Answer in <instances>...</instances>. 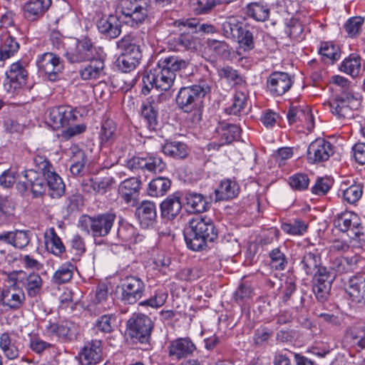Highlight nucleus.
Returning <instances> with one entry per match:
<instances>
[{"label": "nucleus", "mask_w": 365, "mask_h": 365, "mask_svg": "<svg viewBox=\"0 0 365 365\" xmlns=\"http://www.w3.org/2000/svg\"><path fill=\"white\" fill-rule=\"evenodd\" d=\"M141 116L150 130H155L158 127V112L150 102L143 103L141 106Z\"/></svg>", "instance_id": "obj_45"}, {"label": "nucleus", "mask_w": 365, "mask_h": 365, "mask_svg": "<svg viewBox=\"0 0 365 365\" xmlns=\"http://www.w3.org/2000/svg\"><path fill=\"white\" fill-rule=\"evenodd\" d=\"M206 49L210 53V56L215 58L221 57L227 58L230 55V46L224 41L207 39L206 41Z\"/></svg>", "instance_id": "obj_42"}, {"label": "nucleus", "mask_w": 365, "mask_h": 365, "mask_svg": "<svg viewBox=\"0 0 365 365\" xmlns=\"http://www.w3.org/2000/svg\"><path fill=\"white\" fill-rule=\"evenodd\" d=\"M171 181L163 177L156 178L152 180L148 188V193L152 197H160L164 195L170 189Z\"/></svg>", "instance_id": "obj_43"}, {"label": "nucleus", "mask_w": 365, "mask_h": 365, "mask_svg": "<svg viewBox=\"0 0 365 365\" xmlns=\"http://www.w3.org/2000/svg\"><path fill=\"white\" fill-rule=\"evenodd\" d=\"M120 299L126 304H133L140 299L145 292V284L138 277L128 276L121 282Z\"/></svg>", "instance_id": "obj_10"}, {"label": "nucleus", "mask_w": 365, "mask_h": 365, "mask_svg": "<svg viewBox=\"0 0 365 365\" xmlns=\"http://www.w3.org/2000/svg\"><path fill=\"white\" fill-rule=\"evenodd\" d=\"M146 165L145 169L153 173H160L165 168V163L159 157L148 154L145 157Z\"/></svg>", "instance_id": "obj_62"}, {"label": "nucleus", "mask_w": 365, "mask_h": 365, "mask_svg": "<svg viewBox=\"0 0 365 365\" xmlns=\"http://www.w3.org/2000/svg\"><path fill=\"white\" fill-rule=\"evenodd\" d=\"M29 346L36 354H41L44 351L51 349L53 345L43 341L38 336L34 335L30 337Z\"/></svg>", "instance_id": "obj_63"}, {"label": "nucleus", "mask_w": 365, "mask_h": 365, "mask_svg": "<svg viewBox=\"0 0 365 365\" xmlns=\"http://www.w3.org/2000/svg\"><path fill=\"white\" fill-rule=\"evenodd\" d=\"M106 53L101 47L95 48L93 53V78H100L106 76L105 59Z\"/></svg>", "instance_id": "obj_46"}, {"label": "nucleus", "mask_w": 365, "mask_h": 365, "mask_svg": "<svg viewBox=\"0 0 365 365\" xmlns=\"http://www.w3.org/2000/svg\"><path fill=\"white\" fill-rule=\"evenodd\" d=\"M76 118L71 107L61 106L51 108L48 110L47 121L53 130H58L70 125L75 120Z\"/></svg>", "instance_id": "obj_13"}, {"label": "nucleus", "mask_w": 365, "mask_h": 365, "mask_svg": "<svg viewBox=\"0 0 365 365\" xmlns=\"http://www.w3.org/2000/svg\"><path fill=\"white\" fill-rule=\"evenodd\" d=\"M298 266L305 275L313 277L312 291L317 299L325 301L329 294L336 274L322 266L319 252L317 250L305 251L299 259Z\"/></svg>", "instance_id": "obj_2"}, {"label": "nucleus", "mask_w": 365, "mask_h": 365, "mask_svg": "<svg viewBox=\"0 0 365 365\" xmlns=\"http://www.w3.org/2000/svg\"><path fill=\"white\" fill-rule=\"evenodd\" d=\"M247 14L257 21H265L269 16L267 6L253 2L247 6Z\"/></svg>", "instance_id": "obj_48"}, {"label": "nucleus", "mask_w": 365, "mask_h": 365, "mask_svg": "<svg viewBox=\"0 0 365 365\" xmlns=\"http://www.w3.org/2000/svg\"><path fill=\"white\" fill-rule=\"evenodd\" d=\"M234 41L238 42L244 51H250L255 47L252 33L244 27L242 28L239 34V38Z\"/></svg>", "instance_id": "obj_58"}, {"label": "nucleus", "mask_w": 365, "mask_h": 365, "mask_svg": "<svg viewBox=\"0 0 365 365\" xmlns=\"http://www.w3.org/2000/svg\"><path fill=\"white\" fill-rule=\"evenodd\" d=\"M217 73L220 78H225L234 85H240L244 82L242 77L238 73L237 71L229 66L219 68Z\"/></svg>", "instance_id": "obj_53"}, {"label": "nucleus", "mask_w": 365, "mask_h": 365, "mask_svg": "<svg viewBox=\"0 0 365 365\" xmlns=\"http://www.w3.org/2000/svg\"><path fill=\"white\" fill-rule=\"evenodd\" d=\"M17 285V284L12 282V284L4 288L1 292L2 304L12 309L20 308L25 300V294L23 289L18 288Z\"/></svg>", "instance_id": "obj_25"}, {"label": "nucleus", "mask_w": 365, "mask_h": 365, "mask_svg": "<svg viewBox=\"0 0 365 365\" xmlns=\"http://www.w3.org/2000/svg\"><path fill=\"white\" fill-rule=\"evenodd\" d=\"M74 269V265L69 262L62 264L53 273L52 282L56 284L68 282L73 277Z\"/></svg>", "instance_id": "obj_44"}, {"label": "nucleus", "mask_w": 365, "mask_h": 365, "mask_svg": "<svg viewBox=\"0 0 365 365\" xmlns=\"http://www.w3.org/2000/svg\"><path fill=\"white\" fill-rule=\"evenodd\" d=\"M115 321L114 314H103L96 320L95 328L102 333H110L113 330Z\"/></svg>", "instance_id": "obj_52"}, {"label": "nucleus", "mask_w": 365, "mask_h": 365, "mask_svg": "<svg viewBox=\"0 0 365 365\" xmlns=\"http://www.w3.org/2000/svg\"><path fill=\"white\" fill-rule=\"evenodd\" d=\"M334 225L342 232L349 231L350 237L364 240V232L361 231V223L359 217L353 212L346 211L339 214L334 220Z\"/></svg>", "instance_id": "obj_11"}, {"label": "nucleus", "mask_w": 365, "mask_h": 365, "mask_svg": "<svg viewBox=\"0 0 365 365\" xmlns=\"http://www.w3.org/2000/svg\"><path fill=\"white\" fill-rule=\"evenodd\" d=\"M162 150L165 155L175 159H184L188 155L187 145L180 141H167Z\"/></svg>", "instance_id": "obj_41"}, {"label": "nucleus", "mask_w": 365, "mask_h": 365, "mask_svg": "<svg viewBox=\"0 0 365 365\" xmlns=\"http://www.w3.org/2000/svg\"><path fill=\"white\" fill-rule=\"evenodd\" d=\"M190 65L187 59L177 56H168L159 59L157 67L146 71L143 76L142 92L146 95L151 89L168 91L173 86L176 72Z\"/></svg>", "instance_id": "obj_1"}, {"label": "nucleus", "mask_w": 365, "mask_h": 365, "mask_svg": "<svg viewBox=\"0 0 365 365\" xmlns=\"http://www.w3.org/2000/svg\"><path fill=\"white\" fill-rule=\"evenodd\" d=\"M36 64L38 73L51 81L58 79L60 73L63 70V62L52 52H45L38 55Z\"/></svg>", "instance_id": "obj_8"}, {"label": "nucleus", "mask_w": 365, "mask_h": 365, "mask_svg": "<svg viewBox=\"0 0 365 365\" xmlns=\"http://www.w3.org/2000/svg\"><path fill=\"white\" fill-rule=\"evenodd\" d=\"M270 264L277 270H284L287 265V259L285 255L279 248L273 249L269 254Z\"/></svg>", "instance_id": "obj_55"}, {"label": "nucleus", "mask_w": 365, "mask_h": 365, "mask_svg": "<svg viewBox=\"0 0 365 365\" xmlns=\"http://www.w3.org/2000/svg\"><path fill=\"white\" fill-rule=\"evenodd\" d=\"M24 177L26 179L24 186L25 189H31L33 197H38L45 193L47 188L43 175L30 169L24 172Z\"/></svg>", "instance_id": "obj_23"}, {"label": "nucleus", "mask_w": 365, "mask_h": 365, "mask_svg": "<svg viewBox=\"0 0 365 365\" xmlns=\"http://www.w3.org/2000/svg\"><path fill=\"white\" fill-rule=\"evenodd\" d=\"M66 43L68 46V51L64 53V56L71 63L80 62L89 60L91 57V41L88 37H84L81 40L73 38Z\"/></svg>", "instance_id": "obj_12"}, {"label": "nucleus", "mask_w": 365, "mask_h": 365, "mask_svg": "<svg viewBox=\"0 0 365 365\" xmlns=\"http://www.w3.org/2000/svg\"><path fill=\"white\" fill-rule=\"evenodd\" d=\"M43 176L46 179L48 195L52 198L61 197L65 192V185L61 178L53 170V168L46 171Z\"/></svg>", "instance_id": "obj_31"}, {"label": "nucleus", "mask_w": 365, "mask_h": 365, "mask_svg": "<svg viewBox=\"0 0 365 365\" xmlns=\"http://www.w3.org/2000/svg\"><path fill=\"white\" fill-rule=\"evenodd\" d=\"M0 241L11 245L16 248L23 249L29 243V233L24 230L5 232L0 234Z\"/></svg>", "instance_id": "obj_33"}, {"label": "nucleus", "mask_w": 365, "mask_h": 365, "mask_svg": "<svg viewBox=\"0 0 365 365\" xmlns=\"http://www.w3.org/2000/svg\"><path fill=\"white\" fill-rule=\"evenodd\" d=\"M184 237L189 249L200 251L207 247V242H213L217 237V230L210 217L197 216L190 220Z\"/></svg>", "instance_id": "obj_3"}, {"label": "nucleus", "mask_w": 365, "mask_h": 365, "mask_svg": "<svg viewBox=\"0 0 365 365\" xmlns=\"http://www.w3.org/2000/svg\"><path fill=\"white\" fill-rule=\"evenodd\" d=\"M237 184L230 180H222L218 189L215 190L216 200H227L232 199L238 195Z\"/></svg>", "instance_id": "obj_40"}, {"label": "nucleus", "mask_w": 365, "mask_h": 365, "mask_svg": "<svg viewBox=\"0 0 365 365\" xmlns=\"http://www.w3.org/2000/svg\"><path fill=\"white\" fill-rule=\"evenodd\" d=\"M135 215L143 228L153 227L157 220V209L154 202L144 200L136 207Z\"/></svg>", "instance_id": "obj_20"}, {"label": "nucleus", "mask_w": 365, "mask_h": 365, "mask_svg": "<svg viewBox=\"0 0 365 365\" xmlns=\"http://www.w3.org/2000/svg\"><path fill=\"white\" fill-rule=\"evenodd\" d=\"M334 154L332 145L324 139L312 142L307 149V160L310 163H319L327 160Z\"/></svg>", "instance_id": "obj_16"}, {"label": "nucleus", "mask_w": 365, "mask_h": 365, "mask_svg": "<svg viewBox=\"0 0 365 365\" xmlns=\"http://www.w3.org/2000/svg\"><path fill=\"white\" fill-rule=\"evenodd\" d=\"M19 49V43L9 31H3L0 36V61H4L11 56Z\"/></svg>", "instance_id": "obj_29"}, {"label": "nucleus", "mask_w": 365, "mask_h": 365, "mask_svg": "<svg viewBox=\"0 0 365 365\" xmlns=\"http://www.w3.org/2000/svg\"><path fill=\"white\" fill-rule=\"evenodd\" d=\"M362 192L360 185H352L343 191V197L347 202L354 204L361 198Z\"/></svg>", "instance_id": "obj_64"}, {"label": "nucleus", "mask_w": 365, "mask_h": 365, "mask_svg": "<svg viewBox=\"0 0 365 365\" xmlns=\"http://www.w3.org/2000/svg\"><path fill=\"white\" fill-rule=\"evenodd\" d=\"M216 131L220 136L219 146H222L237 140L241 133V128L237 125L220 122L216 127Z\"/></svg>", "instance_id": "obj_30"}, {"label": "nucleus", "mask_w": 365, "mask_h": 365, "mask_svg": "<svg viewBox=\"0 0 365 365\" xmlns=\"http://www.w3.org/2000/svg\"><path fill=\"white\" fill-rule=\"evenodd\" d=\"M51 0H29L24 3L22 11L25 19L36 21L48 10Z\"/></svg>", "instance_id": "obj_21"}, {"label": "nucleus", "mask_w": 365, "mask_h": 365, "mask_svg": "<svg viewBox=\"0 0 365 365\" xmlns=\"http://www.w3.org/2000/svg\"><path fill=\"white\" fill-rule=\"evenodd\" d=\"M281 229L291 235H302L307 229V225L301 220L295 219L293 222H283Z\"/></svg>", "instance_id": "obj_51"}, {"label": "nucleus", "mask_w": 365, "mask_h": 365, "mask_svg": "<svg viewBox=\"0 0 365 365\" xmlns=\"http://www.w3.org/2000/svg\"><path fill=\"white\" fill-rule=\"evenodd\" d=\"M346 291L353 302L365 303V279L361 277H352L349 279Z\"/></svg>", "instance_id": "obj_34"}, {"label": "nucleus", "mask_w": 365, "mask_h": 365, "mask_svg": "<svg viewBox=\"0 0 365 365\" xmlns=\"http://www.w3.org/2000/svg\"><path fill=\"white\" fill-rule=\"evenodd\" d=\"M68 40H73V38H66L56 31H53L50 34V41L53 47L59 51H63V54L68 51V46L66 44Z\"/></svg>", "instance_id": "obj_56"}, {"label": "nucleus", "mask_w": 365, "mask_h": 365, "mask_svg": "<svg viewBox=\"0 0 365 365\" xmlns=\"http://www.w3.org/2000/svg\"><path fill=\"white\" fill-rule=\"evenodd\" d=\"M43 323V331L46 335L57 337L62 341H67L71 339L73 324L71 322H58L56 318H49L45 319Z\"/></svg>", "instance_id": "obj_14"}, {"label": "nucleus", "mask_w": 365, "mask_h": 365, "mask_svg": "<svg viewBox=\"0 0 365 365\" xmlns=\"http://www.w3.org/2000/svg\"><path fill=\"white\" fill-rule=\"evenodd\" d=\"M168 356L173 359L180 361L191 356L196 346L188 337H179L170 341L168 346Z\"/></svg>", "instance_id": "obj_15"}, {"label": "nucleus", "mask_w": 365, "mask_h": 365, "mask_svg": "<svg viewBox=\"0 0 365 365\" xmlns=\"http://www.w3.org/2000/svg\"><path fill=\"white\" fill-rule=\"evenodd\" d=\"M363 23L364 19L362 17H351L344 24L345 31L350 37H356L359 34Z\"/></svg>", "instance_id": "obj_60"}, {"label": "nucleus", "mask_w": 365, "mask_h": 365, "mask_svg": "<svg viewBox=\"0 0 365 365\" xmlns=\"http://www.w3.org/2000/svg\"><path fill=\"white\" fill-rule=\"evenodd\" d=\"M185 200L190 211L194 212H205L210 207L208 197L195 192H187L185 194Z\"/></svg>", "instance_id": "obj_38"}, {"label": "nucleus", "mask_w": 365, "mask_h": 365, "mask_svg": "<svg viewBox=\"0 0 365 365\" xmlns=\"http://www.w3.org/2000/svg\"><path fill=\"white\" fill-rule=\"evenodd\" d=\"M153 322L147 315L134 313L126 322L128 335L141 344L149 343Z\"/></svg>", "instance_id": "obj_5"}, {"label": "nucleus", "mask_w": 365, "mask_h": 365, "mask_svg": "<svg viewBox=\"0 0 365 365\" xmlns=\"http://www.w3.org/2000/svg\"><path fill=\"white\" fill-rule=\"evenodd\" d=\"M44 240L46 249L53 255L59 256L65 252V247L54 228H49L45 232Z\"/></svg>", "instance_id": "obj_39"}, {"label": "nucleus", "mask_w": 365, "mask_h": 365, "mask_svg": "<svg viewBox=\"0 0 365 365\" xmlns=\"http://www.w3.org/2000/svg\"><path fill=\"white\" fill-rule=\"evenodd\" d=\"M178 44L188 51H196L197 49L198 41L190 33L182 32L178 37Z\"/></svg>", "instance_id": "obj_61"}, {"label": "nucleus", "mask_w": 365, "mask_h": 365, "mask_svg": "<svg viewBox=\"0 0 365 365\" xmlns=\"http://www.w3.org/2000/svg\"><path fill=\"white\" fill-rule=\"evenodd\" d=\"M0 350L8 360H14L19 356V342L13 333L6 331L0 335Z\"/></svg>", "instance_id": "obj_27"}, {"label": "nucleus", "mask_w": 365, "mask_h": 365, "mask_svg": "<svg viewBox=\"0 0 365 365\" xmlns=\"http://www.w3.org/2000/svg\"><path fill=\"white\" fill-rule=\"evenodd\" d=\"M140 59L120 53L115 63L116 67L123 73H129L135 70L139 65Z\"/></svg>", "instance_id": "obj_50"}, {"label": "nucleus", "mask_w": 365, "mask_h": 365, "mask_svg": "<svg viewBox=\"0 0 365 365\" xmlns=\"http://www.w3.org/2000/svg\"><path fill=\"white\" fill-rule=\"evenodd\" d=\"M8 279L11 282L21 285L25 289L30 297H35L39 294L43 285L41 277L35 272L14 271L9 274Z\"/></svg>", "instance_id": "obj_7"}, {"label": "nucleus", "mask_w": 365, "mask_h": 365, "mask_svg": "<svg viewBox=\"0 0 365 365\" xmlns=\"http://www.w3.org/2000/svg\"><path fill=\"white\" fill-rule=\"evenodd\" d=\"M282 302L293 308L298 309L303 304L304 297L297 292V285L291 277H287L279 288Z\"/></svg>", "instance_id": "obj_18"}, {"label": "nucleus", "mask_w": 365, "mask_h": 365, "mask_svg": "<svg viewBox=\"0 0 365 365\" xmlns=\"http://www.w3.org/2000/svg\"><path fill=\"white\" fill-rule=\"evenodd\" d=\"M340 70L352 77L359 76L361 70V58L358 56L350 55L343 61Z\"/></svg>", "instance_id": "obj_47"}, {"label": "nucleus", "mask_w": 365, "mask_h": 365, "mask_svg": "<svg viewBox=\"0 0 365 365\" xmlns=\"http://www.w3.org/2000/svg\"><path fill=\"white\" fill-rule=\"evenodd\" d=\"M357 99L350 93H344L325 104L331 113L338 118L350 119L354 116L353 110L356 106Z\"/></svg>", "instance_id": "obj_9"}, {"label": "nucleus", "mask_w": 365, "mask_h": 365, "mask_svg": "<svg viewBox=\"0 0 365 365\" xmlns=\"http://www.w3.org/2000/svg\"><path fill=\"white\" fill-rule=\"evenodd\" d=\"M287 118L289 124L299 123L308 130H312L314 127V116L307 107L303 108L300 106H290Z\"/></svg>", "instance_id": "obj_24"}, {"label": "nucleus", "mask_w": 365, "mask_h": 365, "mask_svg": "<svg viewBox=\"0 0 365 365\" xmlns=\"http://www.w3.org/2000/svg\"><path fill=\"white\" fill-rule=\"evenodd\" d=\"M243 26L235 18H228L222 24V34L227 38L235 40L239 38V34Z\"/></svg>", "instance_id": "obj_49"}, {"label": "nucleus", "mask_w": 365, "mask_h": 365, "mask_svg": "<svg viewBox=\"0 0 365 365\" xmlns=\"http://www.w3.org/2000/svg\"><path fill=\"white\" fill-rule=\"evenodd\" d=\"M181 210L182 204L178 193L168 196L160 204L161 215L167 220H173L176 217Z\"/></svg>", "instance_id": "obj_28"}, {"label": "nucleus", "mask_w": 365, "mask_h": 365, "mask_svg": "<svg viewBox=\"0 0 365 365\" xmlns=\"http://www.w3.org/2000/svg\"><path fill=\"white\" fill-rule=\"evenodd\" d=\"M150 0H118L117 12L128 19L132 24L143 23L148 15Z\"/></svg>", "instance_id": "obj_6"}, {"label": "nucleus", "mask_w": 365, "mask_h": 365, "mask_svg": "<svg viewBox=\"0 0 365 365\" xmlns=\"http://www.w3.org/2000/svg\"><path fill=\"white\" fill-rule=\"evenodd\" d=\"M115 219L113 213H103L93 217V236L107 235Z\"/></svg>", "instance_id": "obj_32"}, {"label": "nucleus", "mask_w": 365, "mask_h": 365, "mask_svg": "<svg viewBox=\"0 0 365 365\" xmlns=\"http://www.w3.org/2000/svg\"><path fill=\"white\" fill-rule=\"evenodd\" d=\"M141 44L140 37L135 34L125 35L117 42V46L121 51V53L140 60L143 56Z\"/></svg>", "instance_id": "obj_22"}, {"label": "nucleus", "mask_w": 365, "mask_h": 365, "mask_svg": "<svg viewBox=\"0 0 365 365\" xmlns=\"http://www.w3.org/2000/svg\"><path fill=\"white\" fill-rule=\"evenodd\" d=\"M116 126L114 122L110 119H106L101 125L99 137L101 143H106L113 139L115 135Z\"/></svg>", "instance_id": "obj_57"}, {"label": "nucleus", "mask_w": 365, "mask_h": 365, "mask_svg": "<svg viewBox=\"0 0 365 365\" xmlns=\"http://www.w3.org/2000/svg\"><path fill=\"white\" fill-rule=\"evenodd\" d=\"M319 53L324 61L327 59L331 63L339 59L340 56L339 48L334 44L329 43H324L322 45Z\"/></svg>", "instance_id": "obj_59"}, {"label": "nucleus", "mask_w": 365, "mask_h": 365, "mask_svg": "<svg viewBox=\"0 0 365 365\" xmlns=\"http://www.w3.org/2000/svg\"><path fill=\"white\" fill-rule=\"evenodd\" d=\"M210 90V86L204 80L192 86L181 88L175 98L178 107L185 113L194 112V120L200 121L201 115L197 108Z\"/></svg>", "instance_id": "obj_4"}, {"label": "nucleus", "mask_w": 365, "mask_h": 365, "mask_svg": "<svg viewBox=\"0 0 365 365\" xmlns=\"http://www.w3.org/2000/svg\"><path fill=\"white\" fill-rule=\"evenodd\" d=\"M358 262L356 256L344 257L338 256L331 259V272L334 271L336 274H345L353 272Z\"/></svg>", "instance_id": "obj_36"}, {"label": "nucleus", "mask_w": 365, "mask_h": 365, "mask_svg": "<svg viewBox=\"0 0 365 365\" xmlns=\"http://www.w3.org/2000/svg\"><path fill=\"white\" fill-rule=\"evenodd\" d=\"M6 75V79L9 81V88H7L6 83L4 86L9 92H14L26 83L28 72L23 63L17 61L11 65Z\"/></svg>", "instance_id": "obj_19"}, {"label": "nucleus", "mask_w": 365, "mask_h": 365, "mask_svg": "<svg viewBox=\"0 0 365 365\" xmlns=\"http://www.w3.org/2000/svg\"><path fill=\"white\" fill-rule=\"evenodd\" d=\"M96 26L100 33L111 38L118 37L121 33L119 21L113 15H110L107 18H101L98 21Z\"/></svg>", "instance_id": "obj_35"}, {"label": "nucleus", "mask_w": 365, "mask_h": 365, "mask_svg": "<svg viewBox=\"0 0 365 365\" xmlns=\"http://www.w3.org/2000/svg\"><path fill=\"white\" fill-rule=\"evenodd\" d=\"M140 181L135 178H130L123 181L118 187L120 197L128 203L138 196Z\"/></svg>", "instance_id": "obj_37"}, {"label": "nucleus", "mask_w": 365, "mask_h": 365, "mask_svg": "<svg viewBox=\"0 0 365 365\" xmlns=\"http://www.w3.org/2000/svg\"><path fill=\"white\" fill-rule=\"evenodd\" d=\"M113 302L109 300L108 288L106 284H99L96 289L95 298L93 299V314H101L110 309Z\"/></svg>", "instance_id": "obj_26"}, {"label": "nucleus", "mask_w": 365, "mask_h": 365, "mask_svg": "<svg viewBox=\"0 0 365 365\" xmlns=\"http://www.w3.org/2000/svg\"><path fill=\"white\" fill-rule=\"evenodd\" d=\"M294 83L292 77L285 72H273L267 80V87L272 96H280L288 91Z\"/></svg>", "instance_id": "obj_17"}, {"label": "nucleus", "mask_w": 365, "mask_h": 365, "mask_svg": "<svg viewBox=\"0 0 365 365\" xmlns=\"http://www.w3.org/2000/svg\"><path fill=\"white\" fill-rule=\"evenodd\" d=\"M247 106V96L241 91L235 92L233 97V103L226 109L229 114L237 115L244 110Z\"/></svg>", "instance_id": "obj_54"}]
</instances>
